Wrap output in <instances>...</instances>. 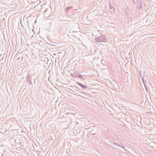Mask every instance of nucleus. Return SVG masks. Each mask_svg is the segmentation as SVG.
Wrapping results in <instances>:
<instances>
[{
  "label": "nucleus",
  "instance_id": "1",
  "mask_svg": "<svg viewBox=\"0 0 156 156\" xmlns=\"http://www.w3.org/2000/svg\"><path fill=\"white\" fill-rule=\"evenodd\" d=\"M94 41H93V42L94 43H95V42H102L105 43L106 42V40L105 38V36L103 35H101L100 36H98V37L95 36L94 39Z\"/></svg>",
  "mask_w": 156,
  "mask_h": 156
},
{
  "label": "nucleus",
  "instance_id": "2",
  "mask_svg": "<svg viewBox=\"0 0 156 156\" xmlns=\"http://www.w3.org/2000/svg\"><path fill=\"white\" fill-rule=\"evenodd\" d=\"M26 55L21 54V53H20L19 55V56L17 59V60L20 62H24L25 60V57Z\"/></svg>",
  "mask_w": 156,
  "mask_h": 156
},
{
  "label": "nucleus",
  "instance_id": "3",
  "mask_svg": "<svg viewBox=\"0 0 156 156\" xmlns=\"http://www.w3.org/2000/svg\"><path fill=\"white\" fill-rule=\"evenodd\" d=\"M44 16L45 17H48L50 14L51 11L50 9H46L44 12Z\"/></svg>",
  "mask_w": 156,
  "mask_h": 156
},
{
  "label": "nucleus",
  "instance_id": "4",
  "mask_svg": "<svg viewBox=\"0 0 156 156\" xmlns=\"http://www.w3.org/2000/svg\"><path fill=\"white\" fill-rule=\"evenodd\" d=\"M26 80L27 82H28L29 85H31L32 84L31 77L29 74L27 75Z\"/></svg>",
  "mask_w": 156,
  "mask_h": 156
},
{
  "label": "nucleus",
  "instance_id": "5",
  "mask_svg": "<svg viewBox=\"0 0 156 156\" xmlns=\"http://www.w3.org/2000/svg\"><path fill=\"white\" fill-rule=\"evenodd\" d=\"M76 83L77 85L80 86L82 88H83L85 89H89L90 88L89 86L85 85L80 83L77 82Z\"/></svg>",
  "mask_w": 156,
  "mask_h": 156
},
{
  "label": "nucleus",
  "instance_id": "6",
  "mask_svg": "<svg viewBox=\"0 0 156 156\" xmlns=\"http://www.w3.org/2000/svg\"><path fill=\"white\" fill-rule=\"evenodd\" d=\"M109 10L111 12L112 14L114 13L115 12V8L111 4L109 5Z\"/></svg>",
  "mask_w": 156,
  "mask_h": 156
},
{
  "label": "nucleus",
  "instance_id": "7",
  "mask_svg": "<svg viewBox=\"0 0 156 156\" xmlns=\"http://www.w3.org/2000/svg\"><path fill=\"white\" fill-rule=\"evenodd\" d=\"M139 74L141 78V80L143 82V83L145 87L146 88V85H145V81L144 80V78L143 77V76H142V73H141V71H139Z\"/></svg>",
  "mask_w": 156,
  "mask_h": 156
},
{
  "label": "nucleus",
  "instance_id": "8",
  "mask_svg": "<svg viewBox=\"0 0 156 156\" xmlns=\"http://www.w3.org/2000/svg\"><path fill=\"white\" fill-rule=\"evenodd\" d=\"M72 6H69V7H66L65 9V11L66 12H68V11L70 9H71L72 8Z\"/></svg>",
  "mask_w": 156,
  "mask_h": 156
},
{
  "label": "nucleus",
  "instance_id": "9",
  "mask_svg": "<svg viewBox=\"0 0 156 156\" xmlns=\"http://www.w3.org/2000/svg\"><path fill=\"white\" fill-rule=\"evenodd\" d=\"M123 145L122 144L121 142L119 143V147H122L123 149H125V147L122 146Z\"/></svg>",
  "mask_w": 156,
  "mask_h": 156
},
{
  "label": "nucleus",
  "instance_id": "10",
  "mask_svg": "<svg viewBox=\"0 0 156 156\" xmlns=\"http://www.w3.org/2000/svg\"><path fill=\"white\" fill-rule=\"evenodd\" d=\"M77 76L78 78H81L83 80H84V79L82 77V76L81 75L79 74L77 75Z\"/></svg>",
  "mask_w": 156,
  "mask_h": 156
},
{
  "label": "nucleus",
  "instance_id": "11",
  "mask_svg": "<svg viewBox=\"0 0 156 156\" xmlns=\"http://www.w3.org/2000/svg\"><path fill=\"white\" fill-rule=\"evenodd\" d=\"M127 10L126 9H124V12H125V13L127 15Z\"/></svg>",
  "mask_w": 156,
  "mask_h": 156
},
{
  "label": "nucleus",
  "instance_id": "12",
  "mask_svg": "<svg viewBox=\"0 0 156 156\" xmlns=\"http://www.w3.org/2000/svg\"><path fill=\"white\" fill-rule=\"evenodd\" d=\"M114 144H115V145L119 146V143H117L115 142V143H114Z\"/></svg>",
  "mask_w": 156,
  "mask_h": 156
},
{
  "label": "nucleus",
  "instance_id": "13",
  "mask_svg": "<svg viewBox=\"0 0 156 156\" xmlns=\"http://www.w3.org/2000/svg\"><path fill=\"white\" fill-rule=\"evenodd\" d=\"M115 143V142H113V141H111V144H113L115 145L114 143Z\"/></svg>",
  "mask_w": 156,
  "mask_h": 156
},
{
  "label": "nucleus",
  "instance_id": "14",
  "mask_svg": "<svg viewBox=\"0 0 156 156\" xmlns=\"http://www.w3.org/2000/svg\"><path fill=\"white\" fill-rule=\"evenodd\" d=\"M70 21H72V22H75V20H74V19H71V20Z\"/></svg>",
  "mask_w": 156,
  "mask_h": 156
},
{
  "label": "nucleus",
  "instance_id": "15",
  "mask_svg": "<svg viewBox=\"0 0 156 156\" xmlns=\"http://www.w3.org/2000/svg\"><path fill=\"white\" fill-rule=\"evenodd\" d=\"M132 0L133 1V2L134 3V4L136 2H135V0Z\"/></svg>",
  "mask_w": 156,
  "mask_h": 156
},
{
  "label": "nucleus",
  "instance_id": "16",
  "mask_svg": "<svg viewBox=\"0 0 156 156\" xmlns=\"http://www.w3.org/2000/svg\"><path fill=\"white\" fill-rule=\"evenodd\" d=\"M8 4H9V5H10V4L11 5L12 3H9Z\"/></svg>",
  "mask_w": 156,
  "mask_h": 156
},
{
  "label": "nucleus",
  "instance_id": "17",
  "mask_svg": "<svg viewBox=\"0 0 156 156\" xmlns=\"http://www.w3.org/2000/svg\"><path fill=\"white\" fill-rule=\"evenodd\" d=\"M142 5V4H140V5ZM141 6V7H142V6Z\"/></svg>",
  "mask_w": 156,
  "mask_h": 156
}]
</instances>
